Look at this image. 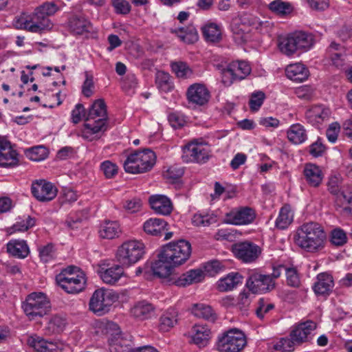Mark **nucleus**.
<instances>
[{"label":"nucleus","mask_w":352,"mask_h":352,"mask_svg":"<svg viewBox=\"0 0 352 352\" xmlns=\"http://www.w3.org/2000/svg\"><path fill=\"white\" fill-rule=\"evenodd\" d=\"M60 7L54 1H47L36 8L31 14L25 13L15 19L18 29L26 30L32 33H43L53 28L54 24L49 16L54 15Z\"/></svg>","instance_id":"obj_1"},{"label":"nucleus","mask_w":352,"mask_h":352,"mask_svg":"<svg viewBox=\"0 0 352 352\" xmlns=\"http://www.w3.org/2000/svg\"><path fill=\"white\" fill-rule=\"evenodd\" d=\"M295 243L307 252H316L324 247L327 235L318 223L309 222L299 227L294 236Z\"/></svg>","instance_id":"obj_2"},{"label":"nucleus","mask_w":352,"mask_h":352,"mask_svg":"<svg viewBox=\"0 0 352 352\" xmlns=\"http://www.w3.org/2000/svg\"><path fill=\"white\" fill-rule=\"evenodd\" d=\"M107 111L104 100H96L90 107L82 130V137L89 141L107 130Z\"/></svg>","instance_id":"obj_3"},{"label":"nucleus","mask_w":352,"mask_h":352,"mask_svg":"<svg viewBox=\"0 0 352 352\" xmlns=\"http://www.w3.org/2000/svg\"><path fill=\"white\" fill-rule=\"evenodd\" d=\"M56 281L67 293L78 294L85 288L87 278L83 271L69 266L56 275Z\"/></svg>","instance_id":"obj_4"},{"label":"nucleus","mask_w":352,"mask_h":352,"mask_svg":"<svg viewBox=\"0 0 352 352\" xmlns=\"http://www.w3.org/2000/svg\"><path fill=\"white\" fill-rule=\"evenodd\" d=\"M156 156L151 149L137 151L129 155L124 162L126 173L139 174L150 170L155 163Z\"/></svg>","instance_id":"obj_5"},{"label":"nucleus","mask_w":352,"mask_h":352,"mask_svg":"<svg viewBox=\"0 0 352 352\" xmlns=\"http://www.w3.org/2000/svg\"><path fill=\"white\" fill-rule=\"evenodd\" d=\"M21 307L30 320L42 318L51 309V302L43 292H32L22 302Z\"/></svg>","instance_id":"obj_6"},{"label":"nucleus","mask_w":352,"mask_h":352,"mask_svg":"<svg viewBox=\"0 0 352 352\" xmlns=\"http://www.w3.org/2000/svg\"><path fill=\"white\" fill-rule=\"evenodd\" d=\"M161 252L164 254V258L168 259L173 266L176 267L183 264L189 258L191 254V245L188 241L180 239L164 245Z\"/></svg>","instance_id":"obj_7"},{"label":"nucleus","mask_w":352,"mask_h":352,"mask_svg":"<svg viewBox=\"0 0 352 352\" xmlns=\"http://www.w3.org/2000/svg\"><path fill=\"white\" fill-rule=\"evenodd\" d=\"M144 245L139 241H128L118 247L116 258L122 266L129 267L137 263L144 253Z\"/></svg>","instance_id":"obj_8"},{"label":"nucleus","mask_w":352,"mask_h":352,"mask_svg":"<svg viewBox=\"0 0 352 352\" xmlns=\"http://www.w3.org/2000/svg\"><path fill=\"white\" fill-rule=\"evenodd\" d=\"M118 299V294L112 289L100 288L92 294L89 309L98 316H102L110 311L112 305Z\"/></svg>","instance_id":"obj_9"},{"label":"nucleus","mask_w":352,"mask_h":352,"mask_svg":"<svg viewBox=\"0 0 352 352\" xmlns=\"http://www.w3.org/2000/svg\"><path fill=\"white\" fill-rule=\"evenodd\" d=\"M247 344L243 332L231 329L219 336L217 349L219 352H241Z\"/></svg>","instance_id":"obj_10"},{"label":"nucleus","mask_w":352,"mask_h":352,"mask_svg":"<svg viewBox=\"0 0 352 352\" xmlns=\"http://www.w3.org/2000/svg\"><path fill=\"white\" fill-rule=\"evenodd\" d=\"M209 157V146L202 140L194 139L183 147L182 158L184 162L204 164Z\"/></svg>","instance_id":"obj_11"},{"label":"nucleus","mask_w":352,"mask_h":352,"mask_svg":"<svg viewBox=\"0 0 352 352\" xmlns=\"http://www.w3.org/2000/svg\"><path fill=\"white\" fill-rule=\"evenodd\" d=\"M256 217V211L250 207L234 208L226 213L224 222L235 226H245L252 223Z\"/></svg>","instance_id":"obj_12"},{"label":"nucleus","mask_w":352,"mask_h":352,"mask_svg":"<svg viewBox=\"0 0 352 352\" xmlns=\"http://www.w3.org/2000/svg\"><path fill=\"white\" fill-rule=\"evenodd\" d=\"M246 286L253 294H261L272 291L275 287V281L270 274L254 272L250 274Z\"/></svg>","instance_id":"obj_13"},{"label":"nucleus","mask_w":352,"mask_h":352,"mask_svg":"<svg viewBox=\"0 0 352 352\" xmlns=\"http://www.w3.org/2000/svg\"><path fill=\"white\" fill-rule=\"evenodd\" d=\"M233 252L235 256L244 263H252L261 255L262 249L258 245L244 241L234 245Z\"/></svg>","instance_id":"obj_14"},{"label":"nucleus","mask_w":352,"mask_h":352,"mask_svg":"<svg viewBox=\"0 0 352 352\" xmlns=\"http://www.w3.org/2000/svg\"><path fill=\"white\" fill-rule=\"evenodd\" d=\"M123 267L121 264L103 262L98 266V274L104 283L114 285L124 275Z\"/></svg>","instance_id":"obj_15"},{"label":"nucleus","mask_w":352,"mask_h":352,"mask_svg":"<svg viewBox=\"0 0 352 352\" xmlns=\"http://www.w3.org/2000/svg\"><path fill=\"white\" fill-rule=\"evenodd\" d=\"M67 27L70 33L74 35L90 33L94 30L92 23L83 14H72L68 17Z\"/></svg>","instance_id":"obj_16"},{"label":"nucleus","mask_w":352,"mask_h":352,"mask_svg":"<svg viewBox=\"0 0 352 352\" xmlns=\"http://www.w3.org/2000/svg\"><path fill=\"white\" fill-rule=\"evenodd\" d=\"M32 195L39 201L47 202L54 199L57 195L56 188L44 179L36 180L32 184Z\"/></svg>","instance_id":"obj_17"},{"label":"nucleus","mask_w":352,"mask_h":352,"mask_svg":"<svg viewBox=\"0 0 352 352\" xmlns=\"http://www.w3.org/2000/svg\"><path fill=\"white\" fill-rule=\"evenodd\" d=\"M205 273L201 269H194L187 271L182 275L173 276L171 283L178 287H186L190 285L200 283L205 278Z\"/></svg>","instance_id":"obj_18"},{"label":"nucleus","mask_w":352,"mask_h":352,"mask_svg":"<svg viewBox=\"0 0 352 352\" xmlns=\"http://www.w3.org/2000/svg\"><path fill=\"white\" fill-rule=\"evenodd\" d=\"M316 328V324L311 320L299 324L290 333L289 336L296 344L308 342L311 338V333Z\"/></svg>","instance_id":"obj_19"},{"label":"nucleus","mask_w":352,"mask_h":352,"mask_svg":"<svg viewBox=\"0 0 352 352\" xmlns=\"http://www.w3.org/2000/svg\"><path fill=\"white\" fill-rule=\"evenodd\" d=\"M19 163L18 153L10 142L0 138V166H14Z\"/></svg>","instance_id":"obj_20"},{"label":"nucleus","mask_w":352,"mask_h":352,"mask_svg":"<svg viewBox=\"0 0 352 352\" xmlns=\"http://www.w3.org/2000/svg\"><path fill=\"white\" fill-rule=\"evenodd\" d=\"M187 98L189 102L204 105L210 98V92L206 87L202 84L195 83L190 85L187 90Z\"/></svg>","instance_id":"obj_21"},{"label":"nucleus","mask_w":352,"mask_h":352,"mask_svg":"<svg viewBox=\"0 0 352 352\" xmlns=\"http://www.w3.org/2000/svg\"><path fill=\"white\" fill-rule=\"evenodd\" d=\"M148 203L151 209L157 214L168 215L173 209L171 200L164 195H153L149 197Z\"/></svg>","instance_id":"obj_22"},{"label":"nucleus","mask_w":352,"mask_h":352,"mask_svg":"<svg viewBox=\"0 0 352 352\" xmlns=\"http://www.w3.org/2000/svg\"><path fill=\"white\" fill-rule=\"evenodd\" d=\"M155 311V307L146 300L138 301L131 309V315L139 320L151 318Z\"/></svg>","instance_id":"obj_23"},{"label":"nucleus","mask_w":352,"mask_h":352,"mask_svg":"<svg viewBox=\"0 0 352 352\" xmlns=\"http://www.w3.org/2000/svg\"><path fill=\"white\" fill-rule=\"evenodd\" d=\"M190 333L191 342L199 348H204L208 344L211 331L206 325L195 324Z\"/></svg>","instance_id":"obj_24"},{"label":"nucleus","mask_w":352,"mask_h":352,"mask_svg":"<svg viewBox=\"0 0 352 352\" xmlns=\"http://www.w3.org/2000/svg\"><path fill=\"white\" fill-rule=\"evenodd\" d=\"M230 30L235 40L238 42L245 43L249 39L250 26L243 21L241 16L232 18L230 23Z\"/></svg>","instance_id":"obj_25"},{"label":"nucleus","mask_w":352,"mask_h":352,"mask_svg":"<svg viewBox=\"0 0 352 352\" xmlns=\"http://www.w3.org/2000/svg\"><path fill=\"white\" fill-rule=\"evenodd\" d=\"M340 198L336 196V206L337 210L350 214L351 208L349 205L352 203V186L348 184H344L338 194Z\"/></svg>","instance_id":"obj_26"},{"label":"nucleus","mask_w":352,"mask_h":352,"mask_svg":"<svg viewBox=\"0 0 352 352\" xmlns=\"http://www.w3.org/2000/svg\"><path fill=\"white\" fill-rule=\"evenodd\" d=\"M334 286L333 277L327 273L317 276L313 289L316 295H329Z\"/></svg>","instance_id":"obj_27"},{"label":"nucleus","mask_w":352,"mask_h":352,"mask_svg":"<svg viewBox=\"0 0 352 352\" xmlns=\"http://www.w3.org/2000/svg\"><path fill=\"white\" fill-rule=\"evenodd\" d=\"M28 344L37 352H60V349L56 342H49L43 338L32 336L27 340Z\"/></svg>","instance_id":"obj_28"},{"label":"nucleus","mask_w":352,"mask_h":352,"mask_svg":"<svg viewBox=\"0 0 352 352\" xmlns=\"http://www.w3.org/2000/svg\"><path fill=\"white\" fill-rule=\"evenodd\" d=\"M285 74L287 77L292 81L301 82L308 78L309 71L305 65L298 63L287 66Z\"/></svg>","instance_id":"obj_29"},{"label":"nucleus","mask_w":352,"mask_h":352,"mask_svg":"<svg viewBox=\"0 0 352 352\" xmlns=\"http://www.w3.org/2000/svg\"><path fill=\"white\" fill-rule=\"evenodd\" d=\"M6 248L9 254L18 258H25L30 252L29 246L25 240H10L7 243Z\"/></svg>","instance_id":"obj_30"},{"label":"nucleus","mask_w":352,"mask_h":352,"mask_svg":"<svg viewBox=\"0 0 352 352\" xmlns=\"http://www.w3.org/2000/svg\"><path fill=\"white\" fill-rule=\"evenodd\" d=\"M174 267L173 263L164 258V254L160 251L158 259L152 264L151 269L155 276L159 278H166L170 274Z\"/></svg>","instance_id":"obj_31"},{"label":"nucleus","mask_w":352,"mask_h":352,"mask_svg":"<svg viewBox=\"0 0 352 352\" xmlns=\"http://www.w3.org/2000/svg\"><path fill=\"white\" fill-rule=\"evenodd\" d=\"M241 283L242 276L238 272H231L220 278L216 285L219 292H225L234 289Z\"/></svg>","instance_id":"obj_32"},{"label":"nucleus","mask_w":352,"mask_h":352,"mask_svg":"<svg viewBox=\"0 0 352 352\" xmlns=\"http://www.w3.org/2000/svg\"><path fill=\"white\" fill-rule=\"evenodd\" d=\"M327 53L336 67H340L344 65L346 54L344 46L333 41L327 49Z\"/></svg>","instance_id":"obj_33"},{"label":"nucleus","mask_w":352,"mask_h":352,"mask_svg":"<svg viewBox=\"0 0 352 352\" xmlns=\"http://www.w3.org/2000/svg\"><path fill=\"white\" fill-rule=\"evenodd\" d=\"M191 312L195 317L208 322H214L217 319V315L212 307L204 303L194 304Z\"/></svg>","instance_id":"obj_34"},{"label":"nucleus","mask_w":352,"mask_h":352,"mask_svg":"<svg viewBox=\"0 0 352 352\" xmlns=\"http://www.w3.org/2000/svg\"><path fill=\"white\" fill-rule=\"evenodd\" d=\"M98 233L102 239H113L120 236L121 228L118 221H105L100 225Z\"/></svg>","instance_id":"obj_35"},{"label":"nucleus","mask_w":352,"mask_h":352,"mask_svg":"<svg viewBox=\"0 0 352 352\" xmlns=\"http://www.w3.org/2000/svg\"><path fill=\"white\" fill-rule=\"evenodd\" d=\"M167 223L162 219L151 218L143 224L144 231L153 236H161L166 230Z\"/></svg>","instance_id":"obj_36"},{"label":"nucleus","mask_w":352,"mask_h":352,"mask_svg":"<svg viewBox=\"0 0 352 352\" xmlns=\"http://www.w3.org/2000/svg\"><path fill=\"white\" fill-rule=\"evenodd\" d=\"M178 321V312L174 308L165 311L160 318L159 329L161 331L166 332L174 327Z\"/></svg>","instance_id":"obj_37"},{"label":"nucleus","mask_w":352,"mask_h":352,"mask_svg":"<svg viewBox=\"0 0 352 352\" xmlns=\"http://www.w3.org/2000/svg\"><path fill=\"white\" fill-rule=\"evenodd\" d=\"M170 32L175 34L182 41L188 44L195 43L199 38L197 31L193 25L186 28H171Z\"/></svg>","instance_id":"obj_38"},{"label":"nucleus","mask_w":352,"mask_h":352,"mask_svg":"<svg viewBox=\"0 0 352 352\" xmlns=\"http://www.w3.org/2000/svg\"><path fill=\"white\" fill-rule=\"evenodd\" d=\"M304 175L307 183L313 187L318 186L323 179L320 168L312 164H307L304 169Z\"/></svg>","instance_id":"obj_39"},{"label":"nucleus","mask_w":352,"mask_h":352,"mask_svg":"<svg viewBox=\"0 0 352 352\" xmlns=\"http://www.w3.org/2000/svg\"><path fill=\"white\" fill-rule=\"evenodd\" d=\"M293 34L298 50H309L315 43L314 36L311 33L303 31L295 32Z\"/></svg>","instance_id":"obj_40"},{"label":"nucleus","mask_w":352,"mask_h":352,"mask_svg":"<svg viewBox=\"0 0 352 352\" xmlns=\"http://www.w3.org/2000/svg\"><path fill=\"white\" fill-rule=\"evenodd\" d=\"M111 352H131V340L123 334L118 338L109 339Z\"/></svg>","instance_id":"obj_41"},{"label":"nucleus","mask_w":352,"mask_h":352,"mask_svg":"<svg viewBox=\"0 0 352 352\" xmlns=\"http://www.w3.org/2000/svg\"><path fill=\"white\" fill-rule=\"evenodd\" d=\"M329 110L321 107H315L306 112V118L313 125L322 123L329 117Z\"/></svg>","instance_id":"obj_42"},{"label":"nucleus","mask_w":352,"mask_h":352,"mask_svg":"<svg viewBox=\"0 0 352 352\" xmlns=\"http://www.w3.org/2000/svg\"><path fill=\"white\" fill-rule=\"evenodd\" d=\"M288 140L295 144L303 143L307 138L306 130L300 124H294L290 126L287 132Z\"/></svg>","instance_id":"obj_43"},{"label":"nucleus","mask_w":352,"mask_h":352,"mask_svg":"<svg viewBox=\"0 0 352 352\" xmlns=\"http://www.w3.org/2000/svg\"><path fill=\"white\" fill-rule=\"evenodd\" d=\"M294 213L289 205L283 206L276 220V227L280 230H285L293 222Z\"/></svg>","instance_id":"obj_44"},{"label":"nucleus","mask_w":352,"mask_h":352,"mask_svg":"<svg viewBox=\"0 0 352 352\" xmlns=\"http://www.w3.org/2000/svg\"><path fill=\"white\" fill-rule=\"evenodd\" d=\"M155 84L158 89L164 93L174 89V83L170 74L163 71H158L155 74Z\"/></svg>","instance_id":"obj_45"},{"label":"nucleus","mask_w":352,"mask_h":352,"mask_svg":"<svg viewBox=\"0 0 352 352\" xmlns=\"http://www.w3.org/2000/svg\"><path fill=\"white\" fill-rule=\"evenodd\" d=\"M228 66L238 80L244 79L251 72V67L246 61H234Z\"/></svg>","instance_id":"obj_46"},{"label":"nucleus","mask_w":352,"mask_h":352,"mask_svg":"<svg viewBox=\"0 0 352 352\" xmlns=\"http://www.w3.org/2000/svg\"><path fill=\"white\" fill-rule=\"evenodd\" d=\"M278 47L280 51L287 56H291L298 51L293 34H290L287 36L280 37L278 39Z\"/></svg>","instance_id":"obj_47"},{"label":"nucleus","mask_w":352,"mask_h":352,"mask_svg":"<svg viewBox=\"0 0 352 352\" xmlns=\"http://www.w3.org/2000/svg\"><path fill=\"white\" fill-rule=\"evenodd\" d=\"M203 33L206 39L211 43H217L221 40V29L216 23H208L203 28Z\"/></svg>","instance_id":"obj_48"},{"label":"nucleus","mask_w":352,"mask_h":352,"mask_svg":"<svg viewBox=\"0 0 352 352\" xmlns=\"http://www.w3.org/2000/svg\"><path fill=\"white\" fill-rule=\"evenodd\" d=\"M267 7L272 12L280 16L290 14L293 10V8L289 3L281 0H274L270 3Z\"/></svg>","instance_id":"obj_49"},{"label":"nucleus","mask_w":352,"mask_h":352,"mask_svg":"<svg viewBox=\"0 0 352 352\" xmlns=\"http://www.w3.org/2000/svg\"><path fill=\"white\" fill-rule=\"evenodd\" d=\"M171 68L176 76L179 78L186 79L192 76V70L184 62H175L171 63Z\"/></svg>","instance_id":"obj_50"},{"label":"nucleus","mask_w":352,"mask_h":352,"mask_svg":"<svg viewBox=\"0 0 352 352\" xmlns=\"http://www.w3.org/2000/svg\"><path fill=\"white\" fill-rule=\"evenodd\" d=\"M204 272L210 276H214L216 274L223 272L226 270L224 262L219 260H212L204 265Z\"/></svg>","instance_id":"obj_51"},{"label":"nucleus","mask_w":352,"mask_h":352,"mask_svg":"<svg viewBox=\"0 0 352 352\" xmlns=\"http://www.w3.org/2000/svg\"><path fill=\"white\" fill-rule=\"evenodd\" d=\"M65 320L60 316H54L50 320L47 329L50 333L56 334L62 332L65 327Z\"/></svg>","instance_id":"obj_52"},{"label":"nucleus","mask_w":352,"mask_h":352,"mask_svg":"<svg viewBox=\"0 0 352 352\" xmlns=\"http://www.w3.org/2000/svg\"><path fill=\"white\" fill-rule=\"evenodd\" d=\"M215 222V217L208 213L197 212L192 218V223L195 226H208Z\"/></svg>","instance_id":"obj_53"},{"label":"nucleus","mask_w":352,"mask_h":352,"mask_svg":"<svg viewBox=\"0 0 352 352\" xmlns=\"http://www.w3.org/2000/svg\"><path fill=\"white\" fill-rule=\"evenodd\" d=\"M48 151L46 147L38 146L30 148L27 151V156L32 161L38 162L47 157Z\"/></svg>","instance_id":"obj_54"},{"label":"nucleus","mask_w":352,"mask_h":352,"mask_svg":"<svg viewBox=\"0 0 352 352\" xmlns=\"http://www.w3.org/2000/svg\"><path fill=\"white\" fill-rule=\"evenodd\" d=\"M343 185L344 184H342V177L340 175H332L329 177L328 182V190L330 192V193L338 196V198L339 199L340 196L338 194Z\"/></svg>","instance_id":"obj_55"},{"label":"nucleus","mask_w":352,"mask_h":352,"mask_svg":"<svg viewBox=\"0 0 352 352\" xmlns=\"http://www.w3.org/2000/svg\"><path fill=\"white\" fill-rule=\"evenodd\" d=\"M331 243L336 246H342L347 241V236L346 232L340 229L336 228L331 231Z\"/></svg>","instance_id":"obj_56"},{"label":"nucleus","mask_w":352,"mask_h":352,"mask_svg":"<svg viewBox=\"0 0 352 352\" xmlns=\"http://www.w3.org/2000/svg\"><path fill=\"white\" fill-rule=\"evenodd\" d=\"M287 284L290 287H298L300 285V276L295 267L285 268Z\"/></svg>","instance_id":"obj_57"},{"label":"nucleus","mask_w":352,"mask_h":352,"mask_svg":"<svg viewBox=\"0 0 352 352\" xmlns=\"http://www.w3.org/2000/svg\"><path fill=\"white\" fill-rule=\"evenodd\" d=\"M39 256L42 261L47 263L53 259L54 257L55 250L54 246L52 243L38 248Z\"/></svg>","instance_id":"obj_58"},{"label":"nucleus","mask_w":352,"mask_h":352,"mask_svg":"<svg viewBox=\"0 0 352 352\" xmlns=\"http://www.w3.org/2000/svg\"><path fill=\"white\" fill-rule=\"evenodd\" d=\"M103 331L108 336V340L112 338H116L122 335L118 324L112 321H107L104 323Z\"/></svg>","instance_id":"obj_59"},{"label":"nucleus","mask_w":352,"mask_h":352,"mask_svg":"<svg viewBox=\"0 0 352 352\" xmlns=\"http://www.w3.org/2000/svg\"><path fill=\"white\" fill-rule=\"evenodd\" d=\"M184 169L178 165L168 167L163 172L164 177L169 180L175 181L179 179L184 175Z\"/></svg>","instance_id":"obj_60"},{"label":"nucleus","mask_w":352,"mask_h":352,"mask_svg":"<svg viewBox=\"0 0 352 352\" xmlns=\"http://www.w3.org/2000/svg\"><path fill=\"white\" fill-rule=\"evenodd\" d=\"M265 95L263 91L253 93L251 96L249 104L252 111H258L263 103Z\"/></svg>","instance_id":"obj_61"},{"label":"nucleus","mask_w":352,"mask_h":352,"mask_svg":"<svg viewBox=\"0 0 352 352\" xmlns=\"http://www.w3.org/2000/svg\"><path fill=\"white\" fill-rule=\"evenodd\" d=\"M100 169L108 179L113 178L117 175L118 170L117 165L109 160L103 162L100 164Z\"/></svg>","instance_id":"obj_62"},{"label":"nucleus","mask_w":352,"mask_h":352,"mask_svg":"<svg viewBox=\"0 0 352 352\" xmlns=\"http://www.w3.org/2000/svg\"><path fill=\"white\" fill-rule=\"evenodd\" d=\"M294 94L298 98L309 100L314 96V89L311 86L302 85L296 88Z\"/></svg>","instance_id":"obj_63"},{"label":"nucleus","mask_w":352,"mask_h":352,"mask_svg":"<svg viewBox=\"0 0 352 352\" xmlns=\"http://www.w3.org/2000/svg\"><path fill=\"white\" fill-rule=\"evenodd\" d=\"M123 208L129 212L133 213L138 212L142 206V202L140 199L133 197L132 199H126L122 203Z\"/></svg>","instance_id":"obj_64"}]
</instances>
